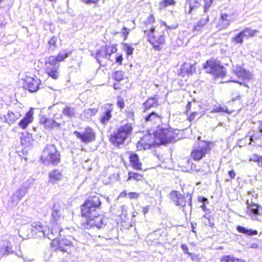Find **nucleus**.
Listing matches in <instances>:
<instances>
[{"label": "nucleus", "mask_w": 262, "mask_h": 262, "mask_svg": "<svg viewBox=\"0 0 262 262\" xmlns=\"http://www.w3.org/2000/svg\"><path fill=\"white\" fill-rule=\"evenodd\" d=\"M179 139L177 130L168 126H158L152 134L144 135L136 143L137 151L146 150L176 142Z\"/></svg>", "instance_id": "obj_1"}, {"label": "nucleus", "mask_w": 262, "mask_h": 262, "mask_svg": "<svg viewBox=\"0 0 262 262\" xmlns=\"http://www.w3.org/2000/svg\"><path fill=\"white\" fill-rule=\"evenodd\" d=\"M102 202L97 195H90L84 201L80 207V216L85 219L81 222L85 229H100L104 226V216L101 214L95 215L97 210L101 208Z\"/></svg>", "instance_id": "obj_2"}, {"label": "nucleus", "mask_w": 262, "mask_h": 262, "mask_svg": "<svg viewBox=\"0 0 262 262\" xmlns=\"http://www.w3.org/2000/svg\"><path fill=\"white\" fill-rule=\"evenodd\" d=\"M156 18L154 14H149L143 23L142 29L146 38L147 41L150 44L152 48L156 51H161L166 46V37L164 31L161 32L156 29L154 25Z\"/></svg>", "instance_id": "obj_3"}, {"label": "nucleus", "mask_w": 262, "mask_h": 262, "mask_svg": "<svg viewBox=\"0 0 262 262\" xmlns=\"http://www.w3.org/2000/svg\"><path fill=\"white\" fill-rule=\"evenodd\" d=\"M134 129L133 124L128 121L122 122L109 137V142L115 147L119 148L124 145L125 141L132 135Z\"/></svg>", "instance_id": "obj_4"}, {"label": "nucleus", "mask_w": 262, "mask_h": 262, "mask_svg": "<svg viewBox=\"0 0 262 262\" xmlns=\"http://www.w3.org/2000/svg\"><path fill=\"white\" fill-rule=\"evenodd\" d=\"M71 53V51L62 50L56 56H50L45 62V73L49 77L58 79L60 76L59 66L56 63L64 61Z\"/></svg>", "instance_id": "obj_5"}, {"label": "nucleus", "mask_w": 262, "mask_h": 262, "mask_svg": "<svg viewBox=\"0 0 262 262\" xmlns=\"http://www.w3.org/2000/svg\"><path fill=\"white\" fill-rule=\"evenodd\" d=\"M213 143L209 141L201 140L192 147L190 153V159L194 161H200L204 159L207 155L210 154Z\"/></svg>", "instance_id": "obj_6"}, {"label": "nucleus", "mask_w": 262, "mask_h": 262, "mask_svg": "<svg viewBox=\"0 0 262 262\" xmlns=\"http://www.w3.org/2000/svg\"><path fill=\"white\" fill-rule=\"evenodd\" d=\"M61 156L59 151L53 144H48L43 148L40 157L44 164L56 165L60 163Z\"/></svg>", "instance_id": "obj_7"}, {"label": "nucleus", "mask_w": 262, "mask_h": 262, "mask_svg": "<svg viewBox=\"0 0 262 262\" xmlns=\"http://www.w3.org/2000/svg\"><path fill=\"white\" fill-rule=\"evenodd\" d=\"M206 73L211 74L215 79L224 78L227 74L226 68L220 63V61L213 57L207 60L203 65Z\"/></svg>", "instance_id": "obj_8"}, {"label": "nucleus", "mask_w": 262, "mask_h": 262, "mask_svg": "<svg viewBox=\"0 0 262 262\" xmlns=\"http://www.w3.org/2000/svg\"><path fill=\"white\" fill-rule=\"evenodd\" d=\"M214 0H203L204 11L206 12L213 4ZM202 6V0H185L184 8L189 14H192Z\"/></svg>", "instance_id": "obj_9"}, {"label": "nucleus", "mask_w": 262, "mask_h": 262, "mask_svg": "<svg viewBox=\"0 0 262 262\" xmlns=\"http://www.w3.org/2000/svg\"><path fill=\"white\" fill-rule=\"evenodd\" d=\"M169 196L171 200L173 201L176 206L184 208L187 203L191 205L192 195L190 193H187L186 195L182 194L177 190H171L169 193Z\"/></svg>", "instance_id": "obj_10"}, {"label": "nucleus", "mask_w": 262, "mask_h": 262, "mask_svg": "<svg viewBox=\"0 0 262 262\" xmlns=\"http://www.w3.org/2000/svg\"><path fill=\"white\" fill-rule=\"evenodd\" d=\"M73 134L78 139L84 144L95 141L96 138L94 130L89 126H86L82 132L75 130Z\"/></svg>", "instance_id": "obj_11"}, {"label": "nucleus", "mask_w": 262, "mask_h": 262, "mask_svg": "<svg viewBox=\"0 0 262 262\" xmlns=\"http://www.w3.org/2000/svg\"><path fill=\"white\" fill-rule=\"evenodd\" d=\"M41 84V80L37 76H26L24 79V87L30 92L34 93L38 91Z\"/></svg>", "instance_id": "obj_12"}, {"label": "nucleus", "mask_w": 262, "mask_h": 262, "mask_svg": "<svg viewBox=\"0 0 262 262\" xmlns=\"http://www.w3.org/2000/svg\"><path fill=\"white\" fill-rule=\"evenodd\" d=\"M114 108V104L110 103L105 104L102 107V112L99 118V121L102 124L105 125L111 119Z\"/></svg>", "instance_id": "obj_13"}, {"label": "nucleus", "mask_w": 262, "mask_h": 262, "mask_svg": "<svg viewBox=\"0 0 262 262\" xmlns=\"http://www.w3.org/2000/svg\"><path fill=\"white\" fill-rule=\"evenodd\" d=\"M51 245L53 250H59L63 252H66L67 250L65 247L71 246L72 242L66 238H62L60 239L54 238L52 240Z\"/></svg>", "instance_id": "obj_14"}, {"label": "nucleus", "mask_w": 262, "mask_h": 262, "mask_svg": "<svg viewBox=\"0 0 262 262\" xmlns=\"http://www.w3.org/2000/svg\"><path fill=\"white\" fill-rule=\"evenodd\" d=\"M128 155L130 167L134 170L142 171L143 170V164L140 161L139 155L133 151L128 152Z\"/></svg>", "instance_id": "obj_15"}, {"label": "nucleus", "mask_w": 262, "mask_h": 262, "mask_svg": "<svg viewBox=\"0 0 262 262\" xmlns=\"http://www.w3.org/2000/svg\"><path fill=\"white\" fill-rule=\"evenodd\" d=\"M34 114V108L31 107L25 116L18 122V126L23 129H26L28 125L33 122Z\"/></svg>", "instance_id": "obj_16"}, {"label": "nucleus", "mask_w": 262, "mask_h": 262, "mask_svg": "<svg viewBox=\"0 0 262 262\" xmlns=\"http://www.w3.org/2000/svg\"><path fill=\"white\" fill-rule=\"evenodd\" d=\"M196 72L195 63L184 62L180 70L179 75L181 77L189 76Z\"/></svg>", "instance_id": "obj_17"}, {"label": "nucleus", "mask_w": 262, "mask_h": 262, "mask_svg": "<svg viewBox=\"0 0 262 262\" xmlns=\"http://www.w3.org/2000/svg\"><path fill=\"white\" fill-rule=\"evenodd\" d=\"M159 106V100L157 96L149 97L142 104V109L143 113Z\"/></svg>", "instance_id": "obj_18"}, {"label": "nucleus", "mask_w": 262, "mask_h": 262, "mask_svg": "<svg viewBox=\"0 0 262 262\" xmlns=\"http://www.w3.org/2000/svg\"><path fill=\"white\" fill-rule=\"evenodd\" d=\"M31 231L35 233H41L44 236H48L49 238L51 237L50 236V233L52 234L51 231H50L49 228L47 226H44L40 222L34 223L33 225H32Z\"/></svg>", "instance_id": "obj_19"}, {"label": "nucleus", "mask_w": 262, "mask_h": 262, "mask_svg": "<svg viewBox=\"0 0 262 262\" xmlns=\"http://www.w3.org/2000/svg\"><path fill=\"white\" fill-rule=\"evenodd\" d=\"M162 119L163 117L161 114L154 111L144 117V121L151 125L158 124L161 122Z\"/></svg>", "instance_id": "obj_20"}, {"label": "nucleus", "mask_w": 262, "mask_h": 262, "mask_svg": "<svg viewBox=\"0 0 262 262\" xmlns=\"http://www.w3.org/2000/svg\"><path fill=\"white\" fill-rule=\"evenodd\" d=\"M39 124L42 125L45 129H51L54 127H60L61 124L57 122L55 120L49 119L46 116H42L39 121Z\"/></svg>", "instance_id": "obj_21"}, {"label": "nucleus", "mask_w": 262, "mask_h": 262, "mask_svg": "<svg viewBox=\"0 0 262 262\" xmlns=\"http://www.w3.org/2000/svg\"><path fill=\"white\" fill-rule=\"evenodd\" d=\"M232 15L231 13H222L220 21L217 24V28L220 30L226 28L232 19Z\"/></svg>", "instance_id": "obj_22"}, {"label": "nucleus", "mask_w": 262, "mask_h": 262, "mask_svg": "<svg viewBox=\"0 0 262 262\" xmlns=\"http://www.w3.org/2000/svg\"><path fill=\"white\" fill-rule=\"evenodd\" d=\"M49 182L52 184L57 183L62 179V174L61 170L54 169L48 173Z\"/></svg>", "instance_id": "obj_23"}, {"label": "nucleus", "mask_w": 262, "mask_h": 262, "mask_svg": "<svg viewBox=\"0 0 262 262\" xmlns=\"http://www.w3.org/2000/svg\"><path fill=\"white\" fill-rule=\"evenodd\" d=\"M233 73L237 77L242 80H249L251 78V75L250 72L241 66L236 67L234 70Z\"/></svg>", "instance_id": "obj_24"}, {"label": "nucleus", "mask_w": 262, "mask_h": 262, "mask_svg": "<svg viewBox=\"0 0 262 262\" xmlns=\"http://www.w3.org/2000/svg\"><path fill=\"white\" fill-rule=\"evenodd\" d=\"M18 118L19 116L11 111H8L7 114L1 117L2 121L8 123L9 125L13 124Z\"/></svg>", "instance_id": "obj_25"}, {"label": "nucleus", "mask_w": 262, "mask_h": 262, "mask_svg": "<svg viewBox=\"0 0 262 262\" xmlns=\"http://www.w3.org/2000/svg\"><path fill=\"white\" fill-rule=\"evenodd\" d=\"M209 20V17L208 15H204L202 17L198 22L193 26V31L199 32L201 31L203 28L207 24Z\"/></svg>", "instance_id": "obj_26"}, {"label": "nucleus", "mask_w": 262, "mask_h": 262, "mask_svg": "<svg viewBox=\"0 0 262 262\" xmlns=\"http://www.w3.org/2000/svg\"><path fill=\"white\" fill-rule=\"evenodd\" d=\"M105 54V52L103 47L98 50L94 55V57L97 60V62L100 65L102 66L105 63L107 60H109L107 58V55Z\"/></svg>", "instance_id": "obj_27"}, {"label": "nucleus", "mask_w": 262, "mask_h": 262, "mask_svg": "<svg viewBox=\"0 0 262 262\" xmlns=\"http://www.w3.org/2000/svg\"><path fill=\"white\" fill-rule=\"evenodd\" d=\"M248 209L256 220H257V217L262 215V206L256 203H251Z\"/></svg>", "instance_id": "obj_28"}, {"label": "nucleus", "mask_w": 262, "mask_h": 262, "mask_svg": "<svg viewBox=\"0 0 262 262\" xmlns=\"http://www.w3.org/2000/svg\"><path fill=\"white\" fill-rule=\"evenodd\" d=\"M20 142L22 145L25 146L31 145L34 142L32 134L28 132L22 133L20 137Z\"/></svg>", "instance_id": "obj_29"}, {"label": "nucleus", "mask_w": 262, "mask_h": 262, "mask_svg": "<svg viewBox=\"0 0 262 262\" xmlns=\"http://www.w3.org/2000/svg\"><path fill=\"white\" fill-rule=\"evenodd\" d=\"M144 180V175L140 173L129 171L127 173V181H134L135 182H142Z\"/></svg>", "instance_id": "obj_30"}, {"label": "nucleus", "mask_w": 262, "mask_h": 262, "mask_svg": "<svg viewBox=\"0 0 262 262\" xmlns=\"http://www.w3.org/2000/svg\"><path fill=\"white\" fill-rule=\"evenodd\" d=\"M241 32L244 37L248 39L255 37L258 31L256 29H253L250 27H245L241 31Z\"/></svg>", "instance_id": "obj_31"}, {"label": "nucleus", "mask_w": 262, "mask_h": 262, "mask_svg": "<svg viewBox=\"0 0 262 262\" xmlns=\"http://www.w3.org/2000/svg\"><path fill=\"white\" fill-rule=\"evenodd\" d=\"M103 48L105 52V55H107V58H108L109 60L110 59L112 55L117 52V44L105 45L103 46Z\"/></svg>", "instance_id": "obj_32"}, {"label": "nucleus", "mask_w": 262, "mask_h": 262, "mask_svg": "<svg viewBox=\"0 0 262 262\" xmlns=\"http://www.w3.org/2000/svg\"><path fill=\"white\" fill-rule=\"evenodd\" d=\"M176 3V0H161L159 3L158 9L160 11H162L168 7L174 6Z\"/></svg>", "instance_id": "obj_33"}, {"label": "nucleus", "mask_w": 262, "mask_h": 262, "mask_svg": "<svg viewBox=\"0 0 262 262\" xmlns=\"http://www.w3.org/2000/svg\"><path fill=\"white\" fill-rule=\"evenodd\" d=\"M129 83L127 79L124 81H116L113 84V88L115 90H121L128 88Z\"/></svg>", "instance_id": "obj_34"}, {"label": "nucleus", "mask_w": 262, "mask_h": 262, "mask_svg": "<svg viewBox=\"0 0 262 262\" xmlns=\"http://www.w3.org/2000/svg\"><path fill=\"white\" fill-rule=\"evenodd\" d=\"M62 112L63 115L69 118L75 117L76 115L75 108L69 105L66 106Z\"/></svg>", "instance_id": "obj_35"}, {"label": "nucleus", "mask_w": 262, "mask_h": 262, "mask_svg": "<svg viewBox=\"0 0 262 262\" xmlns=\"http://www.w3.org/2000/svg\"><path fill=\"white\" fill-rule=\"evenodd\" d=\"M203 217L207 221L208 226L212 229L215 228V223L214 222V215L211 211H208L204 213Z\"/></svg>", "instance_id": "obj_36"}, {"label": "nucleus", "mask_w": 262, "mask_h": 262, "mask_svg": "<svg viewBox=\"0 0 262 262\" xmlns=\"http://www.w3.org/2000/svg\"><path fill=\"white\" fill-rule=\"evenodd\" d=\"M236 230L239 233L245 234L249 236L257 235L258 234V232L256 230H253L252 229H248L243 226L239 225L237 226Z\"/></svg>", "instance_id": "obj_37"}, {"label": "nucleus", "mask_w": 262, "mask_h": 262, "mask_svg": "<svg viewBox=\"0 0 262 262\" xmlns=\"http://www.w3.org/2000/svg\"><path fill=\"white\" fill-rule=\"evenodd\" d=\"M61 216V213L60 210L55 208V205L53 206V209L51 214V221L55 224H57Z\"/></svg>", "instance_id": "obj_38"}, {"label": "nucleus", "mask_w": 262, "mask_h": 262, "mask_svg": "<svg viewBox=\"0 0 262 262\" xmlns=\"http://www.w3.org/2000/svg\"><path fill=\"white\" fill-rule=\"evenodd\" d=\"M244 36L240 31L231 39V41L234 45H242L244 42Z\"/></svg>", "instance_id": "obj_39"}, {"label": "nucleus", "mask_w": 262, "mask_h": 262, "mask_svg": "<svg viewBox=\"0 0 262 262\" xmlns=\"http://www.w3.org/2000/svg\"><path fill=\"white\" fill-rule=\"evenodd\" d=\"M244 36L240 31L231 39V41L234 45H242L244 42Z\"/></svg>", "instance_id": "obj_40"}, {"label": "nucleus", "mask_w": 262, "mask_h": 262, "mask_svg": "<svg viewBox=\"0 0 262 262\" xmlns=\"http://www.w3.org/2000/svg\"><path fill=\"white\" fill-rule=\"evenodd\" d=\"M242 259L235 258L233 255H225L220 258V262H241Z\"/></svg>", "instance_id": "obj_41"}, {"label": "nucleus", "mask_w": 262, "mask_h": 262, "mask_svg": "<svg viewBox=\"0 0 262 262\" xmlns=\"http://www.w3.org/2000/svg\"><path fill=\"white\" fill-rule=\"evenodd\" d=\"M112 78L116 81H124L126 78H124V72L122 71H116L112 73Z\"/></svg>", "instance_id": "obj_42"}, {"label": "nucleus", "mask_w": 262, "mask_h": 262, "mask_svg": "<svg viewBox=\"0 0 262 262\" xmlns=\"http://www.w3.org/2000/svg\"><path fill=\"white\" fill-rule=\"evenodd\" d=\"M97 112V110L96 108H88L84 110L81 116L85 119H89L92 116H94Z\"/></svg>", "instance_id": "obj_43"}, {"label": "nucleus", "mask_w": 262, "mask_h": 262, "mask_svg": "<svg viewBox=\"0 0 262 262\" xmlns=\"http://www.w3.org/2000/svg\"><path fill=\"white\" fill-rule=\"evenodd\" d=\"M201 115L198 112H193L191 113L187 116V120L191 124L193 122H195L198 119L201 118Z\"/></svg>", "instance_id": "obj_44"}, {"label": "nucleus", "mask_w": 262, "mask_h": 262, "mask_svg": "<svg viewBox=\"0 0 262 262\" xmlns=\"http://www.w3.org/2000/svg\"><path fill=\"white\" fill-rule=\"evenodd\" d=\"M249 160L256 163L257 165L262 168V156H259L257 154H254L250 158Z\"/></svg>", "instance_id": "obj_45"}, {"label": "nucleus", "mask_w": 262, "mask_h": 262, "mask_svg": "<svg viewBox=\"0 0 262 262\" xmlns=\"http://www.w3.org/2000/svg\"><path fill=\"white\" fill-rule=\"evenodd\" d=\"M211 113H226L227 114H231V112L229 111V109L227 107H223L221 106H218L214 107L211 111Z\"/></svg>", "instance_id": "obj_46"}, {"label": "nucleus", "mask_w": 262, "mask_h": 262, "mask_svg": "<svg viewBox=\"0 0 262 262\" xmlns=\"http://www.w3.org/2000/svg\"><path fill=\"white\" fill-rule=\"evenodd\" d=\"M117 105L120 109V110H122L125 107V106L124 100L120 95L117 96Z\"/></svg>", "instance_id": "obj_47"}, {"label": "nucleus", "mask_w": 262, "mask_h": 262, "mask_svg": "<svg viewBox=\"0 0 262 262\" xmlns=\"http://www.w3.org/2000/svg\"><path fill=\"white\" fill-rule=\"evenodd\" d=\"M123 47L127 55L128 56L133 54L134 49L131 46L127 43H124Z\"/></svg>", "instance_id": "obj_48"}, {"label": "nucleus", "mask_w": 262, "mask_h": 262, "mask_svg": "<svg viewBox=\"0 0 262 262\" xmlns=\"http://www.w3.org/2000/svg\"><path fill=\"white\" fill-rule=\"evenodd\" d=\"M130 30L129 29L126 27H123L122 28L121 35L123 37L124 40H126L128 38V34H129Z\"/></svg>", "instance_id": "obj_49"}, {"label": "nucleus", "mask_w": 262, "mask_h": 262, "mask_svg": "<svg viewBox=\"0 0 262 262\" xmlns=\"http://www.w3.org/2000/svg\"><path fill=\"white\" fill-rule=\"evenodd\" d=\"M57 37L53 36L48 41L49 46L50 47L55 48L57 47Z\"/></svg>", "instance_id": "obj_50"}, {"label": "nucleus", "mask_w": 262, "mask_h": 262, "mask_svg": "<svg viewBox=\"0 0 262 262\" xmlns=\"http://www.w3.org/2000/svg\"><path fill=\"white\" fill-rule=\"evenodd\" d=\"M128 196L130 200L138 199L140 196L139 193L137 192L133 191L128 193Z\"/></svg>", "instance_id": "obj_51"}, {"label": "nucleus", "mask_w": 262, "mask_h": 262, "mask_svg": "<svg viewBox=\"0 0 262 262\" xmlns=\"http://www.w3.org/2000/svg\"><path fill=\"white\" fill-rule=\"evenodd\" d=\"M181 248L183 249V250L185 253L187 254L189 256H192V253L189 252L188 248L186 244H182Z\"/></svg>", "instance_id": "obj_52"}, {"label": "nucleus", "mask_w": 262, "mask_h": 262, "mask_svg": "<svg viewBox=\"0 0 262 262\" xmlns=\"http://www.w3.org/2000/svg\"><path fill=\"white\" fill-rule=\"evenodd\" d=\"M123 60V55L122 54H120L116 56L115 58V62L119 65H122Z\"/></svg>", "instance_id": "obj_53"}, {"label": "nucleus", "mask_w": 262, "mask_h": 262, "mask_svg": "<svg viewBox=\"0 0 262 262\" xmlns=\"http://www.w3.org/2000/svg\"><path fill=\"white\" fill-rule=\"evenodd\" d=\"M84 3L86 4H96L100 0H81Z\"/></svg>", "instance_id": "obj_54"}, {"label": "nucleus", "mask_w": 262, "mask_h": 262, "mask_svg": "<svg viewBox=\"0 0 262 262\" xmlns=\"http://www.w3.org/2000/svg\"><path fill=\"white\" fill-rule=\"evenodd\" d=\"M228 173L231 179H235L236 176V172L234 170L228 171Z\"/></svg>", "instance_id": "obj_55"}, {"label": "nucleus", "mask_w": 262, "mask_h": 262, "mask_svg": "<svg viewBox=\"0 0 262 262\" xmlns=\"http://www.w3.org/2000/svg\"><path fill=\"white\" fill-rule=\"evenodd\" d=\"M191 169L192 170L195 171L196 172H200V169L197 167V166L195 164L192 163L191 164Z\"/></svg>", "instance_id": "obj_56"}, {"label": "nucleus", "mask_w": 262, "mask_h": 262, "mask_svg": "<svg viewBox=\"0 0 262 262\" xmlns=\"http://www.w3.org/2000/svg\"><path fill=\"white\" fill-rule=\"evenodd\" d=\"M127 196H128V193L126 192V190H123L120 193L119 198H126Z\"/></svg>", "instance_id": "obj_57"}, {"label": "nucleus", "mask_w": 262, "mask_h": 262, "mask_svg": "<svg viewBox=\"0 0 262 262\" xmlns=\"http://www.w3.org/2000/svg\"><path fill=\"white\" fill-rule=\"evenodd\" d=\"M198 200L200 202H202V204H203V203L208 204V203L207 199L205 197H199V198L198 199Z\"/></svg>", "instance_id": "obj_58"}, {"label": "nucleus", "mask_w": 262, "mask_h": 262, "mask_svg": "<svg viewBox=\"0 0 262 262\" xmlns=\"http://www.w3.org/2000/svg\"><path fill=\"white\" fill-rule=\"evenodd\" d=\"M191 108V102L188 101L186 105V110L187 112L190 111Z\"/></svg>", "instance_id": "obj_59"}, {"label": "nucleus", "mask_w": 262, "mask_h": 262, "mask_svg": "<svg viewBox=\"0 0 262 262\" xmlns=\"http://www.w3.org/2000/svg\"><path fill=\"white\" fill-rule=\"evenodd\" d=\"M201 207H202V210H203V211L205 212V213H206L207 212H208V211H210L209 209H208L207 208V206L206 205V203L202 204Z\"/></svg>", "instance_id": "obj_60"}, {"label": "nucleus", "mask_w": 262, "mask_h": 262, "mask_svg": "<svg viewBox=\"0 0 262 262\" xmlns=\"http://www.w3.org/2000/svg\"><path fill=\"white\" fill-rule=\"evenodd\" d=\"M148 210H149V208L148 206L144 207L142 208V212H143L144 215H145L148 212Z\"/></svg>", "instance_id": "obj_61"}, {"label": "nucleus", "mask_w": 262, "mask_h": 262, "mask_svg": "<svg viewBox=\"0 0 262 262\" xmlns=\"http://www.w3.org/2000/svg\"><path fill=\"white\" fill-rule=\"evenodd\" d=\"M12 252V250L11 249V246H7L6 249V253H11Z\"/></svg>", "instance_id": "obj_62"}, {"label": "nucleus", "mask_w": 262, "mask_h": 262, "mask_svg": "<svg viewBox=\"0 0 262 262\" xmlns=\"http://www.w3.org/2000/svg\"><path fill=\"white\" fill-rule=\"evenodd\" d=\"M232 81L234 82H235V83H239V84H240L241 85L242 84V85H243L245 86L248 87L247 85L246 84H245V83H242V82H238L237 81H235V80H233Z\"/></svg>", "instance_id": "obj_63"}, {"label": "nucleus", "mask_w": 262, "mask_h": 262, "mask_svg": "<svg viewBox=\"0 0 262 262\" xmlns=\"http://www.w3.org/2000/svg\"><path fill=\"white\" fill-rule=\"evenodd\" d=\"M162 24H163V26H164L165 27H167V28H169V27L167 26V24H166L165 22H164H164H163V23H162Z\"/></svg>", "instance_id": "obj_64"}]
</instances>
